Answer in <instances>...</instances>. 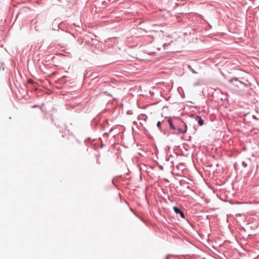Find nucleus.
<instances>
[{"mask_svg":"<svg viewBox=\"0 0 259 259\" xmlns=\"http://www.w3.org/2000/svg\"><path fill=\"white\" fill-rule=\"evenodd\" d=\"M178 131H179V133H181L182 134H185L187 132V126L185 125V128L184 130H182L180 128H178Z\"/></svg>","mask_w":259,"mask_h":259,"instance_id":"nucleus-3","label":"nucleus"},{"mask_svg":"<svg viewBox=\"0 0 259 259\" xmlns=\"http://www.w3.org/2000/svg\"><path fill=\"white\" fill-rule=\"evenodd\" d=\"M155 53V51H149L148 54L149 55H154Z\"/></svg>","mask_w":259,"mask_h":259,"instance_id":"nucleus-7","label":"nucleus"},{"mask_svg":"<svg viewBox=\"0 0 259 259\" xmlns=\"http://www.w3.org/2000/svg\"><path fill=\"white\" fill-rule=\"evenodd\" d=\"M165 44H163V46H165Z\"/></svg>","mask_w":259,"mask_h":259,"instance_id":"nucleus-9","label":"nucleus"},{"mask_svg":"<svg viewBox=\"0 0 259 259\" xmlns=\"http://www.w3.org/2000/svg\"><path fill=\"white\" fill-rule=\"evenodd\" d=\"M174 210L176 213L180 214V215L182 218H185V215L184 212L182 211H181L178 207L174 206Z\"/></svg>","mask_w":259,"mask_h":259,"instance_id":"nucleus-1","label":"nucleus"},{"mask_svg":"<svg viewBox=\"0 0 259 259\" xmlns=\"http://www.w3.org/2000/svg\"><path fill=\"white\" fill-rule=\"evenodd\" d=\"M196 119L197 120L200 126H202L203 124V123H204L203 120L201 118V117L200 116H197Z\"/></svg>","mask_w":259,"mask_h":259,"instance_id":"nucleus-2","label":"nucleus"},{"mask_svg":"<svg viewBox=\"0 0 259 259\" xmlns=\"http://www.w3.org/2000/svg\"><path fill=\"white\" fill-rule=\"evenodd\" d=\"M157 127H158L159 128H160V127H161V122L160 121H158L157 122Z\"/></svg>","mask_w":259,"mask_h":259,"instance_id":"nucleus-6","label":"nucleus"},{"mask_svg":"<svg viewBox=\"0 0 259 259\" xmlns=\"http://www.w3.org/2000/svg\"><path fill=\"white\" fill-rule=\"evenodd\" d=\"M157 50H160V49H159L158 47H157Z\"/></svg>","mask_w":259,"mask_h":259,"instance_id":"nucleus-8","label":"nucleus"},{"mask_svg":"<svg viewBox=\"0 0 259 259\" xmlns=\"http://www.w3.org/2000/svg\"><path fill=\"white\" fill-rule=\"evenodd\" d=\"M188 68L191 70V71L193 73H196V71L191 67V66L190 65H189L188 66Z\"/></svg>","mask_w":259,"mask_h":259,"instance_id":"nucleus-5","label":"nucleus"},{"mask_svg":"<svg viewBox=\"0 0 259 259\" xmlns=\"http://www.w3.org/2000/svg\"><path fill=\"white\" fill-rule=\"evenodd\" d=\"M168 122H169V125H170V127L171 128H172V129H175V126H174V125L172 124V121L171 120H168Z\"/></svg>","mask_w":259,"mask_h":259,"instance_id":"nucleus-4","label":"nucleus"}]
</instances>
